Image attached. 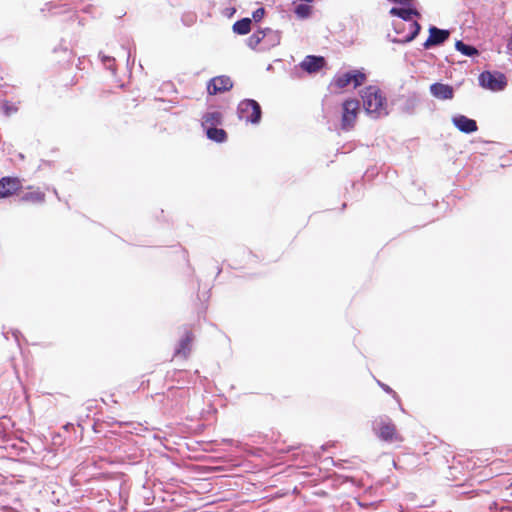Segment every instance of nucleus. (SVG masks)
Instances as JSON below:
<instances>
[{"label": "nucleus", "instance_id": "nucleus-1", "mask_svg": "<svg viewBox=\"0 0 512 512\" xmlns=\"http://www.w3.org/2000/svg\"><path fill=\"white\" fill-rule=\"evenodd\" d=\"M363 107L367 114L378 118L387 115V100L378 86L369 85L361 91Z\"/></svg>", "mask_w": 512, "mask_h": 512}, {"label": "nucleus", "instance_id": "nucleus-2", "mask_svg": "<svg viewBox=\"0 0 512 512\" xmlns=\"http://www.w3.org/2000/svg\"><path fill=\"white\" fill-rule=\"evenodd\" d=\"M390 14L393 16H397L403 20V22H400L398 24L399 27L402 29H405L406 26H408L409 32L403 36L402 40L403 42H410L412 41L420 32L421 26L417 21H413V16H420L419 12L413 8H396L393 7L390 10Z\"/></svg>", "mask_w": 512, "mask_h": 512}, {"label": "nucleus", "instance_id": "nucleus-3", "mask_svg": "<svg viewBox=\"0 0 512 512\" xmlns=\"http://www.w3.org/2000/svg\"><path fill=\"white\" fill-rule=\"evenodd\" d=\"M373 430L376 436L383 442L399 445L404 441V437L398 431L396 424L389 418L376 420Z\"/></svg>", "mask_w": 512, "mask_h": 512}, {"label": "nucleus", "instance_id": "nucleus-4", "mask_svg": "<svg viewBox=\"0 0 512 512\" xmlns=\"http://www.w3.org/2000/svg\"><path fill=\"white\" fill-rule=\"evenodd\" d=\"M367 80V75L363 69H353L341 74H337L331 81V86L343 90L352 84L353 88L356 89L362 86Z\"/></svg>", "mask_w": 512, "mask_h": 512}, {"label": "nucleus", "instance_id": "nucleus-5", "mask_svg": "<svg viewBox=\"0 0 512 512\" xmlns=\"http://www.w3.org/2000/svg\"><path fill=\"white\" fill-rule=\"evenodd\" d=\"M341 108V129L344 131H350L355 127L360 110V103L354 98L346 99L342 103Z\"/></svg>", "mask_w": 512, "mask_h": 512}, {"label": "nucleus", "instance_id": "nucleus-6", "mask_svg": "<svg viewBox=\"0 0 512 512\" xmlns=\"http://www.w3.org/2000/svg\"><path fill=\"white\" fill-rule=\"evenodd\" d=\"M238 115L240 119L245 120L246 122L257 124L261 120V107L257 101L253 99H245L238 105Z\"/></svg>", "mask_w": 512, "mask_h": 512}, {"label": "nucleus", "instance_id": "nucleus-7", "mask_svg": "<svg viewBox=\"0 0 512 512\" xmlns=\"http://www.w3.org/2000/svg\"><path fill=\"white\" fill-rule=\"evenodd\" d=\"M479 83L483 88L492 91H501L507 85L506 77L501 72L484 71L479 75Z\"/></svg>", "mask_w": 512, "mask_h": 512}, {"label": "nucleus", "instance_id": "nucleus-8", "mask_svg": "<svg viewBox=\"0 0 512 512\" xmlns=\"http://www.w3.org/2000/svg\"><path fill=\"white\" fill-rule=\"evenodd\" d=\"M46 201V193L39 187L28 186L19 198V202L28 206H40Z\"/></svg>", "mask_w": 512, "mask_h": 512}, {"label": "nucleus", "instance_id": "nucleus-9", "mask_svg": "<svg viewBox=\"0 0 512 512\" xmlns=\"http://www.w3.org/2000/svg\"><path fill=\"white\" fill-rule=\"evenodd\" d=\"M233 82L228 76H216L212 78L207 84V92L209 95H216L231 90Z\"/></svg>", "mask_w": 512, "mask_h": 512}, {"label": "nucleus", "instance_id": "nucleus-10", "mask_svg": "<svg viewBox=\"0 0 512 512\" xmlns=\"http://www.w3.org/2000/svg\"><path fill=\"white\" fill-rule=\"evenodd\" d=\"M22 189V182L18 177H2L0 179V199L8 198Z\"/></svg>", "mask_w": 512, "mask_h": 512}, {"label": "nucleus", "instance_id": "nucleus-11", "mask_svg": "<svg viewBox=\"0 0 512 512\" xmlns=\"http://www.w3.org/2000/svg\"><path fill=\"white\" fill-rule=\"evenodd\" d=\"M450 36L448 30H442L435 26L429 28V37L424 42V48L428 49L432 46H437L444 43Z\"/></svg>", "mask_w": 512, "mask_h": 512}, {"label": "nucleus", "instance_id": "nucleus-12", "mask_svg": "<svg viewBox=\"0 0 512 512\" xmlns=\"http://www.w3.org/2000/svg\"><path fill=\"white\" fill-rule=\"evenodd\" d=\"M194 334L191 330L185 329L182 338L179 341L178 348L175 351V357L187 358L191 352Z\"/></svg>", "mask_w": 512, "mask_h": 512}, {"label": "nucleus", "instance_id": "nucleus-13", "mask_svg": "<svg viewBox=\"0 0 512 512\" xmlns=\"http://www.w3.org/2000/svg\"><path fill=\"white\" fill-rule=\"evenodd\" d=\"M326 64L324 57L308 55L301 62V68L308 73H316L320 71Z\"/></svg>", "mask_w": 512, "mask_h": 512}, {"label": "nucleus", "instance_id": "nucleus-14", "mask_svg": "<svg viewBox=\"0 0 512 512\" xmlns=\"http://www.w3.org/2000/svg\"><path fill=\"white\" fill-rule=\"evenodd\" d=\"M429 89L430 93L440 100H451L454 97V89L448 84L434 83Z\"/></svg>", "mask_w": 512, "mask_h": 512}, {"label": "nucleus", "instance_id": "nucleus-15", "mask_svg": "<svg viewBox=\"0 0 512 512\" xmlns=\"http://www.w3.org/2000/svg\"><path fill=\"white\" fill-rule=\"evenodd\" d=\"M452 122L463 133H473L478 129L476 121L464 115L453 117Z\"/></svg>", "mask_w": 512, "mask_h": 512}, {"label": "nucleus", "instance_id": "nucleus-16", "mask_svg": "<svg viewBox=\"0 0 512 512\" xmlns=\"http://www.w3.org/2000/svg\"><path fill=\"white\" fill-rule=\"evenodd\" d=\"M266 36H273L277 38L278 41L280 38L276 32L269 28L265 30H257L248 38L249 47L255 49L265 39Z\"/></svg>", "mask_w": 512, "mask_h": 512}, {"label": "nucleus", "instance_id": "nucleus-17", "mask_svg": "<svg viewBox=\"0 0 512 512\" xmlns=\"http://www.w3.org/2000/svg\"><path fill=\"white\" fill-rule=\"evenodd\" d=\"M221 121L222 114L218 111L207 112L202 117V125L205 128L216 127Z\"/></svg>", "mask_w": 512, "mask_h": 512}, {"label": "nucleus", "instance_id": "nucleus-18", "mask_svg": "<svg viewBox=\"0 0 512 512\" xmlns=\"http://www.w3.org/2000/svg\"><path fill=\"white\" fill-rule=\"evenodd\" d=\"M206 129H207V132H206L207 137L210 140H213L218 143H222L227 138V133L225 132L224 129H220V128H216V127H210V128H206Z\"/></svg>", "mask_w": 512, "mask_h": 512}, {"label": "nucleus", "instance_id": "nucleus-19", "mask_svg": "<svg viewBox=\"0 0 512 512\" xmlns=\"http://www.w3.org/2000/svg\"><path fill=\"white\" fill-rule=\"evenodd\" d=\"M251 30V19L243 18L233 24V31L239 35H246Z\"/></svg>", "mask_w": 512, "mask_h": 512}, {"label": "nucleus", "instance_id": "nucleus-20", "mask_svg": "<svg viewBox=\"0 0 512 512\" xmlns=\"http://www.w3.org/2000/svg\"><path fill=\"white\" fill-rule=\"evenodd\" d=\"M313 8L309 4H299L294 12L299 19H306L311 16Z\"/></svg>", "mask_w": 512, "mask_h": 512}, {"label": "nucleus", "instance_id": "nucleus-21", "mask_svg": "<svg viewBox=\"0 0 512 512\" xmlns=\"http://www.w3.org/2000/svg\"><path fill=\"white\" fill-rule=\"evenodd\" d=\"M455 47L458 51H460L462 54L466 56H473L478 54V51L475 47L466 45L462 41H457Z\"/></svg>", "mask_w": 512, "mask_h": 512}, {"label": "nucleus", "instance_id": "nucleus-22", "mask_svg": "<svg viewBox=\"0 0 512 512\" xmlns=\"http://www.w3.org/2000/svg\"><path fill=\"white\" fill-rule=\"evenodd\" d=\"M1 109L6 116H11L17 113L18 111V107L14 103L9 101H4L2 103Z\"/></svg>", "mask_w": 512, "mask_h": 512}, {"label": "nucleus", "instance_id": "nucleus-23", "mask_svg": "<svg viewBox=\"0 0 512 512\" xmlns=\"http://www.w3.org/2000/svg\"><path fill=\"white\" fill-rule=\"evenodd\" d=\"M264 15V8H259L253 13V19L259 21Z\"/></svg>", "mask_w": 512, "mask_h": 512}, {"label": "nucleus", "instance_id": "nucleus-24", "mask_svg": "<svg viewBox=\"0 0 512 512\" xmlns=\"http://www.w3.org/2000/svg\"><path fill=\"white\" fill-rule=\"evenodd\" d=\"M379 384H380V386L383 388V390H384V391H386L387 393L392 394V396H393L394 398H397V394H396V392H395L394 390H392L388 385L383 384V383H379Z\"/></svg>", "mask_w": 512, "mask_h": 512}, {"label": "nucleus", "instance_id": "nucleus-25", "mask_svg": "<svg viewBox=\"0 0 512 512\" xmlns=\"http://www.w3.org/2000/svg\"><path fill=\"white\" fill-rule=\"evenodd\" d=\"M507 51L508 53L512 54V35L509 37L507 41Z\"/></svg>", "mask_w": 512, "mask_h": 512}]
</instances>
